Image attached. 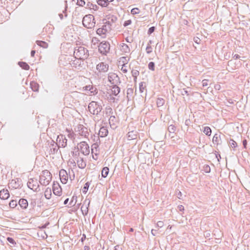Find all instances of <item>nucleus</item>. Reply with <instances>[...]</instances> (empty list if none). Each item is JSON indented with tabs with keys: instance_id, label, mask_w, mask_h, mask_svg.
<instances>
[{
	"instance_id": "f257e3e1",
	"label": "nucleus",
	"mask_w": 250,
	"mask_h": 250,
	"mask_svg": "<svg viewBox=\"0 0 250 250\" xmlns=\"http://www.w3.org/2000/svg\"><path fill=\"white\" fill-rule=\"evenodd\" d=\"M74 55L77 59L84 60L88 58L89 54L86 48L83 46H79L75 49Z\"/></svg>"
},
{
	"instance_id": "f03ea898",
	"label": "nucleus",
	"mask_w": 250,
	"mask_h": 250,
	"mask_svg": "<svg viewBox=\"0 0 250 250\" xmlns=\"http://www.w3.org/2000/svg\"><path fill=\"white\" fill-rule=\"evenodd\" d=\"M52 179V175L48 170H43L40 177V182L42 185H47Z\"/></svg>"
},
{
	"instance_id": "7ed1b4c3",
	"label": "nucleus",
	"mask_w": 250,
	"mask_h": 250,
	"mask_svg": "<svg viewBox=\"0 0 250 250\" xmlns=\"http://www.w3.org/2000/svg\"><path fill=\"white\" fill-rule=\"evenodd\" d=\"M83 24L87 28H92L95 26V21L94 16L92 15H85L83 20Z\"/></svg>"
},
{
	"instance_id": "20e7f679",
	"label": "nucleus",
	"mask_w": 250,
	"mask_h": 250,
	"mask_svg": "<svg viewBox=\"0 0 250 250\" xmlns=\"http://www.w3.org/2000/svg\"><path fill=\"white\" fill-rule=\"evenodd\" d=\"M120 92V88L117 85L112 86L107 91V94L108 96L107 99L110 102H114L115 98L113 96H117Z\"/></svg>"
},
{
	"instance_id": "39448f33",
	"label": "nucleus",
	"mask_w": 250,
	"mask_h": 250,
	"mask_svg": "<svg viewBox=\"0 0 250 250\" xmlns=\"http://www.w3.org/2000/svg\"><path fill=\"white\" fill-rule=\"evenodd\" d=\"M102 106L96 102H91L88 105L89 112L93 115H97L102 110Z\"/></svg>"
},
{
	"instance_id": "423d86ee",
	"label": "nucleus",
	"mask_w": 250,
	"mask_h": 250,
	"mask_svg": "<svg viewBox=\"0 0 250 250\" xmlns=\"http://www.w3.org/2000/svg\"><path fill=\"white\" fill-rule=\"evenodd\" d=\"M78 149L84 155L89 154L90 149L88 145L85 142H82L78 145Z\"/></svg>"
},
{
	"instance_id": "0eeeda50",
	"label": "nucleus",
	"mask_w": 250,
	"mask_h": 250,
	"mask_svg": "<svg viewBox=\"0 0 250 250\" xmlns=\"http://www.w3.org/2000/svg\"><path fill=\"white\" fill-rule=\"evenodd\" d=\"M110 30V25L109 23L106 24L102 26V27L98 28L97 30V33L102 36L104 37L107 33Z\"/></svg>"
},
{
	"instance_id": "6e6552de",
	"label": "nucleus",
	"mask_w": 250,
	"mask_h": 250,
	"mask_svg": "<svg viewBox=\"0 0 250 250\" xmlns=\"http://www.w3.org/2000/svg\"><path fill=\"white\" fill-rule=\"evenodd\" d=\"M110 49V45L107 42H102L99 45V51L103 54H105Z\"/></svg>"
},
{
	"instance_id": "1a4fd4ad",
	"label": "nucleus",
	"mask_w": 250,
	"mask_h": 250,
	"mask_svg": "<svg viewBox=\"0 0 250 250\" xmlns=\"http://www.w3.org/2000/svg\"><path fill=\"white\" fill-rule=\"evenodd\" d=\"M96 69L99 73H104L107 71L108 65L104 62H100L96 66Z\"/></svg>"
},
{
	"instance_id": "9d476101",
	"label": "nucleus",
	"mask_w": 250,
	"mask_h": 250,
	"mask_svg": "<svg viewBox=\"0 0 250 250\" xmlns=\"http://www.w3.org/2000/svg\"><path fill=\"white\" fill-rule=\"evenodd\" d=\"M59 175L61 182L63 184H65L67 182L68 179L66 171L64 169H61L60 171Z\"/></svg>"
},
{
	"instance_id": "9b49d317",
	"label": "nucleus",
	"mask_w": 250,
	"mask_h": 250,
	"mask_svg": "<svg viewBox=\"0 0 250 250\" xmlns=\"http://www.w3.org/2000/svg\"><path fill=\"white\" fill-rule=\"evenodd\" d=\"M53 191L56 195L60 196L62 194V188L58 183H54L53 185Z\"/></svg>"
},
{
	"instance_id": "f8f14e48",
	"label": "nucleus",
	"mask_w": 250,
	"mask_h": 250,
	"mask_svg": "<svg viewBox=\"0 0 250 250\" xmlns=\"http://www.w3.org/2000/svg\"><path fill=\"white\" fill-rule=\"evenodd\" d=\"M28 187L33 190H36L38 188V182L36 180L30 179L27 183Z\"/></svg>"
},
{
	"instance_id": "ddd939ff",
	"label": "nucleus",
	"mask_w": 250,
	"mask_h": 250,
	"mask_svg": "<svg viewBox=\"0 0 250 250\" xmlns=\"http://www.w3.org/2000/svg\"><path fill=\"white\" fill-rule=\"evenodd\" d=\"M10 196L9 191L6 189H3L0 191V198L2 200L7 199Z\"/></svg>"
},
{
	"instance_id": "4468645a",
	"label": "nucleus",
	"mask_w": 250,
	"mask_h": 250,
	"mask_svg": "<svg viewBox=\"0 0 250 250\" xmlns=\"http://www.w3.org/2000/svg\"><path fill=\"white\" fill-rule=\"evenodd\" d=\"M120 49L123 54L128 53L130 52L129 46L125 43H122L120 45Z\"/></svg>"
},
{
	"instance_id": "2eb2a0df",
	"label": "nucleus",
	"mask_w": 250,
	"mask_h": 250,
	"mask_svg": "<svg viewBox=\"0 0 250 250\" xmlns=\"http://www.w3.org/2000/svg\"><path fill=\"white\" fill-rule=\"evenodd\" d=\"M21 181L20 179L17 178L16 179H13L10 182L11 186L15 188L19 187L21 185Z\"/></svg>"
},
{
	"instance_id": "dca6fc26",
	"label": "nucleus",
	"mask_w": 250,
	"mask_h": 250,
	"mask_svg": "<svg viewBox=\"0 0 250 250\" xmlns=\"http://www.w3.org/2000/svg\"><path fill=\"white\" fill-rule=\"evenodd\" d=\"M108 133V130L105 127H102L100 129L99 131V135L101 137H104L107 135Z\"/></svg>"
},
{
	"instance_id": "f3484780",
	"label": "nucleus",
	"mask_w": 250,
	"mask_h": 250,
	"mask_svg": "<svg viewBox=\"0 0 250 250\" xmlns=\"http://www.w3.org/2000/svg\"><path fill=\"white\" fill-rule=\"evenodd\" d=\"M83 90L89 93V91L93 94V95L95 94L96 92V89L93 87L92 85H86L83 88Z\"/></svg>"
},
{
	"instance_id": "a211bd4d",
	"label": "nucleus",
	"mask_w": 250,
	"mask_h": 250,
	"mask_svg": "<svg viewBox=\"0 0 250 250\" xmlns=\"http://www.w3.org/2000/svg\"><path fill=\"white\" fill-rule=\"evenodd\" d=\"M19 204L23 209H26L28 207L27 201L25 199H21L19 201Z\"/></svg>"
},
{
	"instance_id": "6ab92c4d",
	"label": "nucleus",
	"mask_w": 250,
	"mask_h": 250,
	"mask_svg": "<svg viewBox=\"0 0 250 250\" xmlns=\"http://www.w3.org/2000/svg\"><path fill=\"white\" fill-rule=\"evenodd\" d=\"M30 87L34 91H38L39 88V84L35 82H31L30 83Z\"/></svg>"
},
{
	"instance_id": "aec40b11",
	"label": "nucleus",
	"mask_w": 250,
	"mask_h": 250,
	"mask_svg": "<svg viewBox=\"0 0 250 250\" xmlns=\"http://www.w3.org/2000/svg\"><path fill=\"white\" fill-rule=\"evenodd\" d=\"M127 138L129 140L135 139L137 138V134L134 131H130L127 134Z\"/></svg>"
},
{
	"instance_id": "412c9836",
	"label": "nucleus",
	"mask_w": 250,
	"mask_h": 250,
	"mask_svg": "<svg viewBox=\"0 0 250 250\" xmlns=\"http://www.w3.org/2000/svg\"><path fill=\"white\" fill-rule=\"evenodd\" d=\"M36 43L38 45L43 48H47L48 46V44L47 42L42 41H37Z\"/></svg>"
},
{
	"instance_id": "4be33fe9",
	"label": "nucleus",
	"mask_w": 250,
	"mask_h": 250,
	"mask_svg": "<svg viewBox=\"0 0 250 250\" xmlns=\"http://www.w3.org/2000/svg\"><path fill=\"white\" fill-rule=\"evenodd\" d=\"M52 196L51 189L50 188H47L44 191V196L47 199H49L51 198Z\"/></svg>"
},
{
	"instance_id": "5701e85b",
	"label": "nucleus",
	"mask_w": 250,
	"mask_h": 250,
	"mask_svg": "<svg viewBox=\"0 0 250 250\" xmlns=\"http://www.w3.org/2000/svg\"><path fill=\"white\" fill-rule=\"evenodd\" d=\"M109 171L108 167H104L102 170V176L104 178H106L108 174Z\"/></svg>"
},
{
	"instance_id": "b1692460",
	"label": "nucleus",
	"mask_w": 250,
	"mask_h": 250,
	"mask_svg": "<svg viewBox=\"0 0 250 250\" xmlns=\"http://www.w3.org/2000/svg\"><path fill=\"white\" fill-rule=\"evenodd\" d=\"M66 131L68 133V134H67L68 137L69 139L74 141L75 140V136L74 132L72 130L67 129H66Z\"/></svg>"
},
{
	"instance_id": "393cba45",
	"label": "nucleus",
	"mask_w": 250,
	"mask_h": 250,
	"mask_svg": "<svg viewBox=\"0 0 250 250\" xmlns=\"http://www.w3.org/2000/svg\"><path fill=\"white\" fill-rule=\"evenodd\" d=\"M97 3L99 5H100L102 7H107L109 4V3L106 1V0H98L97 1Z\"/></svg>"
},
{
	"instance_id": "a878e982",
	"label": "nucleus",
	"mask_w": 250,
	"mask_h": 250,
	"mask_svg": "<svg viewBox=\"0 0 250 250\" xmlns=\"http://www.w3.org/2000/svg\"><path fill=\"white\" fill-rule=\"evenodd\" d=\"M19 65L24 70H29L30 68L29 65L25 62H19Z\"/></svg>"
},
{
	"instance_id": "bb28decb",
	"label": "nucleus",
	"mask_w": 250,
	"mask_h": 250,
	"mask_svg": "<svg viewBox=\"0 0 250 250\" xmlns=\"http://www.w3.org/2000/svg\"><path fill=\"white\" fill-rule=\"evenodd\" d=\"M165 100L164 99L161 98H158L156 101V104L158 107L163 106L165 104Z\"/></svg>"
},
{
	"instance_id": "cd10ccee",
	"label": "nucleus",
	"mask_w": 250,
	"mask_h": 250,
	"mask_svg": "<svg viewBox=\"0 0 250 250\" xmlns=\"http://www.w3.org/2000/svg\"><path fill=\"white\" fill-rule=\"evenodd\" d=\"M77 197L76 196H73L72 197L71 200L69 203V207H73L74 206L77 202Z\"/></svg>"
},
{
	"instance_id": "c85d7f7f",
	"label": "nucleus",
	"mask_w": 250,
	"mask_h": 250,
	"mask_svg": "<svg viewBox=\"0 0 250 250\" xmlns=\"http://www.w3.org/2000/svg\"><path fill=\"white\" fill-rule=\"evenodd\" d=\"M220 139V136L217 134H215L213 137L212 142L214 144H218Z\"/></svg>"
},
{
	"instance_id": "c756f323",
	"label": "nucleus",
	"mask_w": 250,
	"mask_h": 250,
	"mask_svg": "<svg viewBox=\"0 0 250 250\" xmlns=\"http://www.w3.org/2000/svg\"><path fill=\"white\" fill-rule=\"evenodd\" d=\"M203 132L206 135L210 136L211 133V130L209 127L206 126L204 127Z\"/></svg>"
},
{
	"instance_id": "7c9ffc66",
	"label": "nucleus",
	"mask_w": 250,
	"mask_h": 250,
	"mask_svg": "<svg viewBox=\"0 0 250 250\" xmlns=\"http://www.w3.org/2000/svg\"><path fill=\"white\" fill-rule=\"evenodd\" d=\"M140 9L137 7L134 8L132 9L131 10V14H132L133 15L139 14L140 13Z\"/></svg>"
},
{
	"instance_id": "2f4dec72",
	"label": "nucleus",
	"mask_w": 250,
	"mask_h": 250,
	"mask_svg": "<svg viewBox=\"0 0 250 250\" xmlns=\"http://www.w3.org/2000/svg\"><path fill=\"white\" fill-rule=\"evenodd\" d=\"M9 206L12 208H15L17 205V202L16 200H12L9 203Z\"/></svg>"
},
{
	"instance_id": "473e14b6",
	"label": "nucleus",
	"mask_w": 250,
	"mask_h": 250,
	"mask_svg": "<svg viewBox=\"0 0 250 250\" xmlns=\"http://www.w3.org/2000/svg\"><path fill=\"white\" fill-rule=\"evenodd\" d=\"M89 187V184L88 182L84 184V187L83 189V192L86 193Z\"/></svg>"
},
{
	"instance_id": "72a5a7b5",
	"label": "nucleus",
	"mask_w": 250,
	"mask_h": 250,
	"mask_svg": "<svg viewBox=\"0 0 250 250\" xmlns=\"http://www.w3.org/2000/svg\"><path fill=\"white\" fill-rule=\"evenodd\" d=\"M146 51L147 53H150L152 51V47L151 46L150 44H148L146 48Z\"/></svg>"
},
{
	"instance_id": "f704fd0d",
	"label": "nucleus",
	"mask_w": 250,
	"mask_h": 250,
	"mask_svg": "<svg viewBox=\"0 0 250 250\" xmlns=\"http://www.w3.org/2000/svg\"><path fill=\"white\" fill-rule=\"evenodd\" d=\"M7 241L10 243H11V244H12L13 246H15L16 245V242L15 241V240L12 238H11V237H8L7 238Z\"/></svg>"
},
{
	"instance_id": "c9c22d12",
	"label": "nucleus",
	"mask_w": 250,
	"mask_h": 250,
	"mask_svg": "<svg viewBox=\"0 0 250 250\" xmlns=\"http://www.w3.org/2000/svg\"><path fill=\"white\" fill-rule=\"evenodd\" d=\"M229 144H230V146L232 148H235L237 146V143L233 140H230V141L229 142Z\"/></svg>"
},
{
	"instance_id": "e433bc0d",
	"label": "nucleus",
	"mask_w": 250,
	"mask_h": 250,
	"mask_svg": "<svg viewBox=\"0 0 250 250\" xmlns=\"http://www.w3.org/2000/svg\"><path fill=\"white\" fill-rule=\"evenodd\" d=\"M121 70L124 73H126L127 72V67L125 64H124L122 65V67L121 68Z\"/></svg>"
},
{
	"instance_id": "4c0bfd02",
	"label": "nucleus",
	"mask_w": 250,
	"mask_h": 250,
	"mask_svg": "<svg viewBox=\"0 0 250 250\" xmlns=\"http://www.w3.org/2000/svg\"><path fill=\"white\" fill-rule=\"evenodd\" d=\"M154 67H155L154 63L153 62H150L148 64V68L152 70H154Z\"/></svg>"
},
{
	"instance_id": "58836bf2",
	"label": "nucleus",
	"mask_w": 250,
	"mask_h": 250,
	"mask_svg": "<svg viewBox=\"0 0 250 250\" xmlns=\"http://www.w3.org/2000/svg\"><path fill=\"white\" fill-rule=\"evenodd\" d=\"M154 30H155V27H154V26L151 27L150 28H149V29L148 30V34L149 35L151 34L154 31Z\"/></svg>"
},
{
	"instance_id": "ea45409f",
	"label": "nucleus",
	"mask_w": 250,
	"mask_h": 250,
	"mask_svg": "<svg viewBox=\"0 0 250 250\" xmlns=\"http://www.w3.org/2000/svg\"><path fill=\"white\" fill-rule=\"evenodd\" d=\"M77 3L80 6H83L85 4V2L83 0H78Z\"/></svg>"
},
{
	"instance_id": "a19ab883",
	"label": "nucleus",
	"mask_w": 250,
	"mask_h": 250,
	"mask_svg": "<svg viewBox=\"0 0 250 250\" xmlns=\"http://www.w3.org/2000/svg\"><path fill=\"white\" fill-rule=\"evenodd\" d=\"M131 23V20H127L126 21H125L124 23V26H126L129 24H130Z\"/></svg>"
},
{
	"instance_id": "79ce46f5",
	"label": "nucleus",
	"mask_w": 250,
	"mask_h": 250,
	"mask_svg": "<svg viewBox=\"0 0 250 250\" xmlns=\"http://www.w3.org/2000/svg\"><path fill=\"white\" fill-rule=\"evenodd\" d=\"M157 225L159 227H162L164 226V222L162 221H159L157 222Z\"/></svg>"
},
{
	"instance_id": "37998d69",
	"label": "nucleus",
	"mask_w": 250,
	"mask_h": 250,
	"mask_svg": "<svg viewBox=\"0 0 250 250\" xmlns=\"http://www.w3.org/2000/svg\"><path fill=\"white\" fill-rule=\"evenodd\" d=\"M67 145V140L66 139H64V141L62 142V147H65Z\"/></svg>"
},
{
	"instance_id": "c03bdc74",
	"label": "nucleus",
	"mask_w": 250,
	"mask_h": 250,
	"mask_svg": "<svg viewBox=\"0 0 250 250\" xmlns=\"http://www.w3.org/2000/svg\"><path fill=\"white\" fill-rule=\"evenodd\" d=\"M126 58L125 57H122L120 59V62H124L125 61H126Z\"/></svg>"
},
{
	"instance_id": "a18cd8bd",
	"label": "nucleus",
	"mask_w": 250,
	"mask_h": 250,
	"mask_svg": "<svg viewBox=\"0 0 250 250\" xmlns=\"http://www.w3.org/2000/svg\"><path fill=\"white\" fill-rule=\"evenodd\" d=\"M243 145L245 148L247 147V142L246 140H245L243 141Z\"/></svg>"
},
{
	"instance_id": "49530a36",
	"label": "nucleus",
	"mask_w": 250,
	"mask_h": 250,
	"mask_svg": "<svg viewBox=\"0 0 250 250\" xmlns=\"http://www.w3.org/2000/svg\"><path fill=\"white\" fill-rule=\"evenodd\" d=\"M125 40H126V41L127 42H130V43H131V42H133V40L131 38L129 39L128 38H127L125 39Z\"/></svg>"
},
{
	"instance_id": "de8ad7c7",
	"label": "nucleus",
	"mask_w": 250,
	"mask_h": 250,
	"mask_svg": "<svg viewBox=\"0 0 250 250\" xmlns=\"http://www.w3.org/2000/svg\"><path fill=\"white\" fill-rule=\"evenodd\" d=\"M208 85V83L207 82V80L203 81V86H207Z\"/></svg>"
},
{
	"instance_id": "09e8293b",
	"label": "nucleus",
	"mask_w": 250,
	"mask_h": 250,
	"mask_svg": "<svg viewBox=\"0 0 250 250\" xmlns=\"http://www.w3.org/2000/svg\"><path fill=\"white\" fill-rule=\"evenodd\" d=\"M35 50H32L31 52V55L32 57H34L35 56Z\"/></svg>"
},
{
	"instance_id": "8fccbe9b",
	"label": "nucleus",
	"mask_w": 250,
	"mask_h": 250,
	"mask_svg": "<svg viewBox=\"0 0 250 250\" xmlns=\"http://www.w3.org/2000/svg\"><path fill=\"white\" fill-rule=\"evenodd\" d=\"M115 119V117H114V116H113V117H112V116H111V117H110V118H109V124H111V120H112V121H113V119Z\"/></svg>"
},
{
	"instance_id": "3c124183",
	"label": "nucleus",
	"mask_w": 250,
	"mask_h": 250,
	"mask_svg": "<svg viewBox=\"0 0 250 250\" xmlns=\"http://www.w3.org/2000/svg\"><path fill=\"white\" fill-rule=\"evenodd\" d=\"M69 201V199L68 198H67L65 200V201H64V205H67V204L68 203Z\"/></svg>"
},
{
	"instance_id": "603ef678",
	"label": "nucleus",
	"mask_w": 250,
	"mask_h": 250,
	"mask_svg": "<svg viewBox=\"0 0 250 250\" xmlns=\"http://www.w3.org/2000/svg\"><path fill=\"white\" fill-rule=\"evenodd\" d=\"M179 208L180 210H184V207L183 206H179Z\"/></svg>"
},
{
	"instance_id": "864d4df0",
	"label": "nucleus",
	"mask_w": 250,
	"mask_h": 250,
	"mask_svg": "<svg viewBox=\"0 0 250 250\" xmlns=\"http://www.w3.org/2000/svg\"><path fill=\"white\" fill-rule=\"evenodd\" d=\"M93 6V9H94V10H96L97 9V6L95 5H92Z\"/></svg>"
},
{
	"instance_id": "5fc2aeb1",
	"label": "nucleus",
	"mask_w": 250,
	"mask_h": 250,
	"mask_svg": "<svg viewBox=\"0 0 250 250\" xmlns=\"http://www.w3.org/2000/svg\"><path fill=\"white\" fill-rule=\"evenodd\" d=\"M53 204H54V206L56 207L58 205V201L55 202Z\"/></svg>"
},
{
	"instance_id": "6e6d98bb",
	"label": "nucleus",
	"mask_w": 250,
	"mask_h": 250,
	"mask_svg": "<svg viewBox=\"0 0 250 250\" xmlns=\"http://www.w3.org/2000/svg\"><path fill=\"white\" fill-rule=\"evenodd\" d=\"M154 231V230H153V229H152V230H151V232H152V234H153V235H155V234L153 233H154V231Z\"/></svg>"
},
{
	"instance_id": "4d7b16f0",
	"label": "nucleus",
	"mask_w": 250,
	"mask_h": 250,
	"mask_svg": "<svg viewBox=\"0 0 250 250\" xmlns=\"http://www.w3.org/2000/svg\"><path fill=\"white\" fill-rule=\"evenodd\" d=\"M154 231V230H153V229H152V230H151V232H152V234H153V235H155V234L153 233H154V231Z\"/></svg>"
},
{
	"instance_id": "13d9d810",
	"label": "nucleus",
	"mask_w": 250,
	"mask_h": 250,
	"mask_svg": "<svg viewBox=\"0 0 250 250\" xmlns=\"http://www.w3.org/2000/svg\"><path fill=\"white\" fill-rule=\"evenodd\" d=\"M130 231H133V229H130Z\"/></svg>"
},
{
	"instance_id": "bf43d9fd",
	"label": "nucleus",
	"mask_w": 250,
	"mask_h": 250,
	"mask_svg": "<svg viewBox=\"0 0 250 250\" xmlns=\"http://www.w3.org/2000/svg\"><path fill=\"white\" fill-rule=\"evenodd\" d=\"M83 236L84 237V238H85V235L84 234H83Z\"/></svg>"
},
{
	"instance_id": "052dcab7",
	"label": "nucleus",
	"mask_w": 250,
	"mask_h": 250,
	"mask_svg": "<svg viewBox=\"0 0 250 250\" xmlns=\"http://www.w3.org/2000/svg\"><path fill=\"white\" fill-rule=\"evenodd\" d=\"M83 239H84V237H83V238H82V241L83 240Z\"/></svg>"
},
{
	"instance_id": "680f3d73",
	"label": "nucleus",
	"mask_w": 250,
	"mask_h": 250,
	"mask_svg": "<svg viewBox=\"0 0 250 250\" xmlns=\"http://www.w3.org/2000/svg\"><path fill=\"white\" fill-rule=\"evenodd\" d=\"M83 239H84V237H83V238H82V241L83 240Z\"/></svg>"
}]
</instances>
